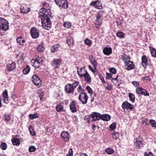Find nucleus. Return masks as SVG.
<instances>
[{"instance_id": "obj_8", "label": "nucleus", "mask_w": 156, "mask_h": 156, "mask_svg": "<svg viewBox=\"0 0 156 156\" xmlns=\"http://www.w3.org/2000/svg\"><path fill=\"white\" fill-rule=\"evenodd\" d=\"M31 80L34 85L38 87H40L41 85V81L37 75H34L32 77Z\"/></svg>"}, {"instance_id": "obj_29", "label": "nucleus", "mask_w": 156, "mask_h": 156, "mask_svg": "<svg viewBox=\"0 0 156 156\" xmlns=\"http://www.w3.org/2000/svg\"><path fill=\"white\" fill-rule=\"evenodd\" d=\"M29 130L30 135L32 136H35L36 135V133L35 131L34 128L31 125L29 126Z\"/></svg>"}, {"instance_id": "obj_44", "label": "nucleus", "mask_w": 156, "mask_h": 156, "mask_svg": "<svg viewBox=\"0 0 156 156\" xmlns=\"http://www.w3.org/2000/svg\"><path fill=\"white\" fill-rule=\"evenodd\" d=\"M0 147L2 150H5L7 148V145L5 143H2L0 145Z\"/></svg>"}, {"instance_id": "obj_35", "label": "nucleus", "mask_w": 156, "mask_h": 156, "mask_svg": "<svg viewBox=\"0 0 156 156\" xmlns=\"http://www.w3.org/2000/svg\"><path fill=\"white\" fill-rule=\"evenodd\" d=\"M105 151L108 154H113L114 152V150L110 147L106 148L105 149Z\"/></svg>"}, {"instance_id": "obj_24", "label": "nucleus", "mask_w": 156, "mask_h": 156, "mask_svg": "<svg viewBox=\"0 0 156 156\" xmlns=\"http://www.w3.org/2000/svg\"><path fill=\"white\" fill-rule=\"evenodd\" d=\"M101 119L104 121H108L111 119V116L108 114H105L103 115H101Z\"/></svg>"}, {"instance_id": "obj_32", "label": "nucleus", "mask_w": 156, "mask_h": 156, "mask_svg": "<svg viewBox=\"0 0 156 156\" xmlns=\"http://www.w3.org/2000/svg\"><path fill=\"white\" fill-rule=\"evenodd\" d=\"M104 86L105 87L106 89L108 90H111L112 88V86L111 85L109 84L108 83H106L105 82V83H103Z\"/></svg>"}, {"instance_id": "obj_28", "label": "nucleus", "mask_w": 156, "mask_h": 156, "mask_svg": "<svg viewBox=\"0 0 156 156\" xmlns=\"http://www.w3.org/2000/svg\"><path fill=\"white\" fill-rule=\"evenodd\" d=\"M11 141L12 144L15 145H19L20 144V140L19 139L17 138L12 139Z\"/></svg>"}, {"instance_id": "obj_16", "label": "nucleus", "mask_w": 156, "mask_h": 156, "mask_svg": "<svg viewBox=\"0 0 156 156\" xmlns=\"http://www.w3.org/2000/svg\"><path fill=\"white\" fill-rule=\"evenodd\" d=\"M62 62L61 59H55L52 62V65L54 68H58Z\"/></svg>"}, {"instance_id": "obj_59", "label": "nucleus", "mask_w": 156, "mask_h": 156, "mask_svg": "<svg viewBox=\"0 0 156 156\" xmlns=\"http://www.w3.org/2000/svg\"><path fill=\"white\" fill-rule=\"evenodd\" d=\"M88 67L89 69L93 73H95L96 72V69H95L94 68V69H93L91 66L89 65L88 66Z\"/></svg>"}, {"instance_id": "obj_17", "label": "nucleus", "mask_w": 156, "mask_h": 156, "mask_svg": "<svg viewBox=\"0 0 156 156\" xmlns=\"http://www.w3.org/2000/svg\"><path fill=\"white\" fill-rule=\"evenodd\" d=\"M90 5L91 6H94L95 8L98 9H101L102 8L101 4L98 1L91 2L90 4Z\"/></svg>"}, {"instance_id": "obj_25", "label": "nucleus", "mask_w": 156, "mask_h": 156, "mask_svg": "<svg viewBox=\"0 0 156 156\" xmlns=\"http://www.w3.org/2000/svg\"><path fill=\"white\" fill-rule=\"evenodd\" d=\"M84 77V80L87 83H90L91 81L90 76L87 73L83 76Z\"/></svg>"}, {"instance_id": "obj_64", "label": "nucleus", "mask_w": 156, "mask_h": 156, "mask_svg": "<svg viewBox=\"0 0 156 156\" xmlns=\"http://www.w3.org/2000/svg\"><path fill=\"white\" fill-rule=\"evenodd\" d=\"M147 120H143L142 122V124H144L145 125H147Z\"/></svg>"}, {"instance_id": "obj_15", "label": "nucleus", "mask_w": 156, "mask_h": 156, "mask_svg": "<svg viewBox=\"0 0 156 156\" xmlns=\"http://www.w3.org/2000/svg\"><path fill=\"white\" fill-rule=\"evenodd\" d=\"M87 72V71L85 69L84 67L78 68L77 69V74L80 77H83Z\"/></svg>"}, {"instance_id": "obj_33", "label": "nucleus", "mask_w": 156, "mask_h": 156, "mask_svg": "<svg viewBox=\"0 0 156 156\" xmlns=\"http://www.w3.org/2000/svg\"><path fill=\"white\" fill-rule=\"evenodd\" d=\"M90 62L91 64L93 65L94 68L95 69H96L97 63L95 60L93 59L92 58H90Z\"/></svg>"}, {"instance_id": "obj_14", "label": "nucleus", "mask_w": 156, "mask_h": 156, "mask_svg": "<svg viewBox=\"0 0 156 156\" xmlns=\"http://www.w3.org/2000/svg\"><path fill=\"white\" fill-rule=\"evenodd\" d=\"M20 10L21 13L23 14L28 13L30 11V9L28 5L25 4H23L20 7Z\"/></svg>"}, {"instance_id": "obj_21", "label": "nucleus", "mask_w": 156, "mask_h": 156, "mask_svg": "<svg viewBox=\"0 0 156 156\" xmlns=\"http://www.w3.org/2000/svg\"><path fill=\"white\" fill-rule=\"evenodd\" d=\"M134 146L136 148L140 149L143 145V143L140 140H136L134 142Z\"/></svg>"}, {"instance_id": "obj_34", "label": "nucleus", "mask_w": 156, "mask_h": 156, "mask_svg": "<svg viewBox=\"0 0 156 156\" xmlns=\"http://www.w3.org/2000/svg\"><path fill=\"white\" fill-rule=\"evenodd\" d=\"M56 109L57 112H60L63 110L64 107L61 104H59L56 106Z\"/></svg>"}, {"instance_id": "obj_11", "label": "nucleus", "mask_w": 156, "mask_h": 156, "mask_svg": "<svg viewBox=\"0 0 156 156\" xmlns=\"http://www.w3.org/2000/svg\"><path fill=\"white\" fill-rule=\"evenodd\" d=\"M136 92L139 95H143L145 96L149 95L148 92L146 90L141 87H137L136 89Z\"/></svg>"}, {"instance_id": "obj_51", "label": "nucleus", "mask_w": 156, "mask_h": 156, "mask_svg": "<svg viewBox=\"0 0 156 156\" xmlns=\"http://www.w3.org/2000/svg\"><path fill=\"white\" fill-rule=\"evenodd\" d=\"M36 148L33 146H31L29 148V151L30 152H33L35 151Z\"/></svg>"}, {"instance_id": "obj_47", "label": "nucleus", "mask_w": 156, "mask_h": 156, "mask_svg": "<svg viewBox=\"0 0 156 156\" xmlns=\"http://www.w3.org/2000/svg\"><path fill=\"white\" fill-rule=\"evenodd\" d=\"M116 23L117 26L120 27L122 26V21L119 19H117L116 20Z\"/></svg>"}, {"instance_id": "obj_22", "label": "nucleus", "mask_w": 156, "mask_h": 156, "mask_svg": "<svg viewBox=\"0 0 156 156\" xmlns=\"http://www.w3.org/2000/svg\"><path fill=\"white\" fill-rule=\"evenodd\" d=\"M4 102L6 104L9 102L8 91L6 90H4L2 94Z\"/></svg>"}, {"instance_id": "obj_5", "label": "nucleus", "mask_w": 156, "mask_h": 156, "mask_svg": "<svg viewBox=\"0 0 156 156\" xmlns=\"http://www.w3.org/2000/svg\"><path fill=\"white\" fill-rule=\"evenodd\" d=\"M55 1L56 4L60 8L66 9L68 6L66 0H55Z\"/></svg>"}, {"instance_id": "obj_27", "label": "nucleus", "mask_w": 156, "mask_h": 156, "mask_svg": "<svg viewBox=\"0 0 156 156\" xmlns=\"http://www.w3.org/2000/svg\"><path fill=\"white\" fill-rule=\"evenodd\" d=\"M147 58L145 55H143L142 57V65L145 67L147 65Z\"/></svg>"}, {"instance_id": "obj_19", "label": "nucleus", "mask_w": 156, "mask_h": 156, "mask_svg": "<svg viewBox=\"0 0 156 156\" xmlns=\"http://www.w3.org/2000/svg\"><path fill=\"white\" fill-rule=\"evenodd\" d=\"M61 136L64 140L67 141L69 140V135L66 131H63L61 133Z\"/></svg>"}, {"instance_id": "obj_58", "label": "nucleus", "mask_w": 156, "mask_h": 156, "mask_svg": "<svg viewBox=\"0 0 156 156\" xmlns=\"http://www.w3.org/2000/svg\"><path fill=\"white\" fill-rule=\"evenodd\" d=\"M73 151L72 149L70 148L69 150V153L66 156H73Z\"/></svg>"}, {"instance_id": "obj_38", "label": "nucleus", "mask_w": 156, "mask_h": 156, "mask_svg": "<svg viewBox=\"0 0 156 156\" xmlns=\"http://www.w3.org/2000/svg\"><path fill=\"white\" fill-rule=\"evenodd\" d=\"M111 134L113 138L115 140L117 139L119 137V134L118 132L114 131Z\"/></svg>"}, {"instance_id": "obj_3", "label": "nucleus", "mask_w": 156, "mask_h": 156, "mask_svg": "<svg viewBox=\"0 0 156 156\" xmlns=\"http://www.w3.org/2000/svg\"><path fill=\"white\" fill-rule=\"evenodd\" d=\"M9 23L7 21L3 18H0V28L4 31H6L9 29Z\"/></svg>"}, {"instance_id": "obj_57", "label": "nucleus", "mask_w": 156, "mask_h": 156, "mask_svg": "<svg viewBox=\"0 0 156 156\" xmlns=\"http://www.w3.org/2000/svg\"><path fill=\"white\" fill-rule=\"evenodd\" d=\"M144 156H153V155L151 152H145Z\"/></svg>"}, {"instance_id": "obj_31", "label": "nucleus", "mask_w": 156, "mask_h": 156, "mask_svg": "<svg viewBox=\"0 0 156 156\" xmlns=\"http://www.w3.org/2000/svg\"><path fill=\"white\" fill-rule=\"evenodd\" d=\"M66 42L70 47H72L73 45L74 41L73 38L67 39Z\"/></svg>"}, {"instance_id": "obj_36", "label": "nucleus", "mask_w": 156, "mask_h": 156, "mask_svg": "<svg viewBox=\"0 0 156 156\" xmlns=\"http://www.w3.org/2000/svg\"><path fill=\"white\" fill-rule=\"evenodd\" d=\"M117 76L115 78H112L111 81L115 85L119 86V81L117 79Z\"/></svg>"}, {"instance_id": "obj_54", "label": "nucleus", "mask_w": 156, "mask_h": 156, "mask_svg": "<svg viewBox=\"0 0 156 156\" xmlns=\"http://www.w3.org/2000/svg\"><path fill=\"white\" fill-rule=\"evenodd\" d=\"M86 89L88 93L92 94L93 93V91L91 88L89 86H87Z\"/></svg>"}, {"instance_id": "obj_55", "label": "nucleus", "mask_w": 156, "mask_h": 156, "mask_svg": "<svg viewBox=\"0 0 156 156\" xmlns=\"http://www.w3.org/2000/svg\"><path fill=\"white\" fill-rule=\"evenodd\" d=\"M106 79H110V78H112V75L111 74L109 73H106Z\"/></svg>"}, {"instance_id": "obj_39", "label": "nucleus", "mask_w": 156, "mask_h": 156, "mask_svg": "<svg viewBox=\"0 0 156 156\" xmlns=\"http://www.w3.org/2000/svg\"><path fill=\"white\" fill-rule=\"evenodd\" d=\"M29 117L32 120L34 119L38 118V114L35 113L34 114H30L29 115Z\"/></svg>"}, {"instance_id": "obj_52", "label": "nucleus", "mask_w": 156, "mask_h": 156, "mask_svg": "<svg viewBox=\"0 0 156 156\" xmlns=\"http://www.w3.org/2000/svg\"><path fill=\"white\" fill-rule=\"evenodd\" d=\"M38 95L40 99L41 100H42L44 96V93L43 92L40 91L38 93Z\"/></svg>"}, {"instance_id": "obj_60", "label": "nucleus", "mask_w": 156, "mask_h": 156, "mask_svg": "<svg viewBox=\"0 0 156 156\" xmlns=\"http://www.w3.org/2000/svg\"><path fill=\"white\" fill-rule=\"evenodd\" d=\"M142 79L144 81H147L150 80V78L149 76H146L142 77Z\"/></svg>"}, {"instance_id": "obj_50", "label": "nucleus", "mask_w": 156, "mask_h": 156, "mask_svg": "<svg viewBox=\"0 0 156 156\" xmlns=\"http://www.w3.org/2000/svg\"><path fill=\"white\" fill-rule=\"evenodd\" d=\"M84 42L88 46H90L91 45V41L87 38L84 40Z\"/></svg>"}, {"instance_id": "obj_23", "label": "nucleus", "mask_w": 156, "mask_h": 156, "mask_svg": "<svg viewBox=\"0 0 156 156\" xmlns=\"http://www.w3.org/2000/svg\"><path fill=\"white\" fill-rule=\"evenodd\" d=\"M103 52L105 55H109L112 53V49L111 48L105 47L103 50Z\"/></svg>"}, {"instance_id": "obj_56", "label": "nucleus", "mask_w": 156, "mask_h": 156, "mask_svg": "<svg viewBox=\"0 0 156 156\" xmlns=\"http://www.w3.org/2000/svg\"><path fill=\"white\" fill-rule=\"evenodd\" d=\"M110 72L112 73L115 74L116 73V69L114 68H111L109 70Z\"/></svg>"}, {"instance_id": "obj_10", "label": "nucleus", "mask_w": 156, "mask_h": 156, "mask_svg": "<svg viewBox=\"0 0 156 156\" xmlns=\"http://www.w3.org/2000/svg\"><path fill=\"white\" fill-rule=\"evenodd\" d=\"M135 68V65L132 61L130 60L128 62H125L124 64V68L126 70H131L134 69Z\"/></svg>"}, {"instance_id": "obj_12", "label": "nucleus", "mask_w": 156, "mask_h": 156, "mask_svg": "<svg viewBox=\"0 0 156 156\" xmlns=\"http://www.w3.org/2000/svg\"><path fill=\"white\" fill-rule=\"evenodd\" d=\"M42 62V60L41 59L36 60L32 59L31 61V65L34 67L35 69L39 68L41 65Z\"/></svg>"}, {"instance_id": "obj_41", "label": "nucleus", "mask_w": 156, "mask_h": 156, "mask_svg": "<svg viewBox=\"0 0 156 156\" xmlns=\"http://www.w3.org/2000/svg\"><path fill=\"white\" fill-rule=\"evenodd\" d=\"M59 47L58 45L56 44L52 46L51 48V51L52 52L54 53L58 50V49Z\"/></svg>"}, {"instance_id": "obj_62", "label": "nucleus", "mask_w": 156, "mask_h": 156, "mask_svg": "<svg viewBox=\"0 0 156 156\" xmlns=\"http://www.w3.org/2000/svg\"><path fill=\"white\" fill-rule=\"evenodd\" d=\"M132 83L136 87L138 86L139 85V83L138 82L133 81L132 82Z\"/></svg>"}, {"instance_id": "obj_40", "label": "nucleus", "mask_w": 156, "mask_h": 156, "mask_svg": "<svg viewBox=\"0 0 156 156\" xmlns=\"http://www.w3.org/2000/svg\"><path fill=\"white\" fill-rule=\"evenodd\" d=\"M30 70V68L28 66H27L23 70V72L24 74H27Z\"/></svg>"}, {"instance_id": "obj_13", "label": "nucleus", "mask_w": 156, "mask_h": 156, "mask_svg": "<svg viewBox=\"0 0 156 156\" xmlns=\"http://www.w3.org/2000/svg\"><path fill=\"white\" fill-rule=\"evenodd\" d=\"M90 117L92 118V121H95L101 119V114L97 112H94L90 115Z\"/></svg>"}, {"instance_id": "obj_4", "label": "nucleus", "mask_w": 156, "mask_h": 156, "mask_svg": "<svg viewBox=\"0 0 156 156\" xmlns=\"http://www.w3.org/2000/svg\"><path fill=\"white\" fill-rule=\"evenodd\" d=\"M104 12L103 11H100L97 13L96 18L95 21V24L98 26V27L102 24V16Z\"/></svg>"}, {"instance_id": "obj_49", "label": "nucleus", "mask_w": 156, "mask_h": 156, "mask_svg": "<svg viewBox=\"0 0 156 156\" xmlns=\"http://www.w3.org/2000/svg\"><path fill=\"white\" fill-rule=\"evenodd\" d=\"M116 126V123L115 122H113L110 125L109 127L111 130H113L115 129Z\"/></svg>"}, {"instance_id": "obj_20", "label": "nucleus", "mask_w": 156, "mask_h": 156, "mask_svg": "<svg viewBox=\"0 0 156 156\" xmlns=\"http://www.w3.org/2000/svg\"><path fill=\"white\" fill-rule=\"evenodd\" d=\"M16 68V64L13 62L7 64V68L9 71H11L13 70Z\"/></svg>"}, {"instance_id": "obj_9", "label": "nucleus", "mask_w": 156, "mask_h": 156, "mask_svg": "<svg viewBox=\"0 0 156 156\" xmlns=\"http://www.w3.org/2000/svg\"><path fill=\"white\" fill-rule=\"evenodd\" d=\"M122 108L124 110L129 111L133 109L134 106L126 101L124 102L122 105Z\"/></svg>"}, {"instance_id": "obj_37", "label": "nucleus", "mask_w": 156, "mask_h": 156, "mask_svg": "<svg viewBox=\"0 0 156 156\" xmlns=\"http://www.w3.org/2000/svg\"><path fill=\"white\" fill-rule=\"evenodd\" d=\"M129 96L130 100L133 103L135 101V97L134 95L132 93H129Z\"/></svg>"}, {"instance_id": "obj_30", "label": "nucleus", "mask_w": 156, "mask_h": 156, "mask_svg": "<svg viewBox=\"0 0 156 156\" xmlns=\"http://www.w3.org/2000/svg\"><path fill=\"white\" fill-rule=\"evenodd\" d=\"M37 49L39 52H41L44 51V48L43 45L41 44L38 45Z\"/></svg>"}, {"instance_id": "obj_45", "label": "nucleus", "mask_w": 156, "mask_h": 156, "mask_svg": "<svg viewBox=\"0 0 156 156\" xmlns=\"http://www.w3.org/2000/svg\"><path fill=\"white\" fill-rule=\"evenodd\" d=\"M122 59L123 61L124 64L125 62H128L130 61V57L127 55H124L122 56Z\"/></svg>"}, {"instance_id": "obj_61", "label": "nucleus", "mask_w": 156, "mask_h": 156, "mask_svg": "<svg viewBox=\"0 0 156 156\" xmlns=\"http://www.w3.org/2000/svg\"><path fill=\"white\" fill-rule=\"evenodd\" d=\"M99 77L101 80L102 82L103 83H105V81L104 80V77L101 74L99 75Z\"/></svg>"}, {"instance_id": "obj_53", "label": "nucleus", "mask_w": 156, "mask_h": 156, "mask_svg": "<svg viewBox=\"0 0 156 156\" xmlns=\"http://www.w3.org/2000/svg\"><path fill=\"white\" fill-rule=\"evenodd\" d=\"M4 119L6 122L9 121L10 119V117L9 115H5L4 116Z\"/></svg>"}, {"instance_id": "obj_18", "label": "nucleus", "mask_w": 156, "mask_h": 156, "mask_svg": "<svg viewBox=\"0 0 156 156\" xmlns=\"http://www.w3.org/2000/svg\"><path fill=\"white\" fill-rule=\"evenodd\" d=\"M70 109L72 113H75L77 111L76 108V106L75 101H73L70 104Z\"/></svg>"}, {"instance_id": "obj_2", "label": "nucleus", "mask_w": 156, "mask_h": 156, "mask_svg": "<svg viewBox=\"0 0 156 156\" xmlns=\"http://www.w3.org/2000/svg\"><path fill=\"white\" fill-rule=\"evenodd\" d=\"M79 82L76 81L72 84H69L65 87V91L68 93L73 92L74 89L79 85Z\"/></svg>"}, {"instance_id": "obj_1", "label": "nucleus", "mask_w": 156, "mask_h": 156, "mask_svg": "<svg viewBox=\"0 0 156 156\" xmlns=\"http://www.w3.org/2000/svg\"><path fill=\"white\" fill-rule=\"evenodd\" d=\"M41 10L42 11L40 12L39 16L41 17L42 27L45 29L49 30L51 27V23L49 18L51 16L50 10L44 8Z\"/></svg>"}, {"instance_id": "obj_6", "label": "nucleus", "mask_w": 156, "mask_h": 156, "mask_svg": "<svg viewBox=\"0 0 156 156\" xmlns=\"http://www.w3.org/2000/svg\"><path fill=\"white\" fill-rule=\"evenodd\" d=\"M88 98L87 94L84 93H81L78 97L79 100L83 104H86L87 103Z\"/></svg>"}, {"instance_id": "obj_63", "label": "nucleus", "mask_w": 156, "mask_h": 156, "mask_svg": "<svg viewBox=\"0 0 156 156\" xmlns=\"http://www.w3.org/2000/svg\"><path fill=\"white\" fill-rule=\"evenodd\" d=\"M82 87L81 85H79L78 87L77 88V91L78 92H80L81 91Z\"/></svg>"}, {"instance_id": "obj_42", "label": "nucleus", "mask_w": 156, "mask_h": 156, "mask_svg": "<svg viewBox=\"0 0 156 156\" xmlns=\"http://www.w3.org/2000/svg\"><path fill=\"white\" fill-rule=\"evenodd\" d=\"M151 52L153 57L156 58V50L154 48H150Z\"/></svg>"}, {"instance_id": "obj_7", "label": "nucleus", "mask_w": 156, "mask_h": 156, "mask_svg": "<svg viewBox=\"0 0 156 156\" xmlns=\"http://www.w3.org/2000/svg\"><path fill=\"white\" fill-rule=\"evenodd\" d=\"M30 34L33 38L36 39L39 37V31L36 28L33 27L30 30Z\"/></svg>"}, {"instance_id": "obj_48", "label": "nucleus", "mask_w": 156, "mask_h": 156, "mask_svg": "<svg viewBox=\"0 0 156 156\" xmlns=\"http://www.w3.org/2000/svg\"><path fill=\"white\" fill-rule=\"evenodd\" d=\"M149 123L152 127H156V122L155 120L153 119H151L149 121Z\"/></svg>"}, {"instance_id": "obj_43", "label": "nucleus", "mask_w": 156, "mask_h": 156, "mask_svg": "<svg viewBox=\"0 0 156 156\" xmlns=\"http://www.w3.org/2000/svg\"><path fill=\"white\" fill-rule=\"evenodd\" d=\"M63 26L67 28H70L72 27V23L69 22H65L64 23Z\"/></svg>"}, {"instance_id": "obj_46", "label": "nucleus", "mask_w": 156, "mask_h": 156, "mask_svg": "<svg viewBox=\"0 0 156 156\" xmlns=\"http://www.w3.org/2000/svg\"><path fill=\"white\" fill-rule=\"evenodd\" d=\"M116 36L120 38H124L125 35L122 32H118L116 33Z\"/></svg>"}, {"instance_id": "obj_26", "label": "nucleus", "mask_w": 156, "mask_h": 156, "mask_svg": "<svg viewBox=\"0 0 156 156\" xmlns=\"http://www.w3.org/2000/svg\"><path fill=\"white\" fill-rule=\"evenodd\" d=\"M17 42L20 45H23L25 43V41L23 37L20 36L16 38Z\"/></svg>"}]
</instances>
